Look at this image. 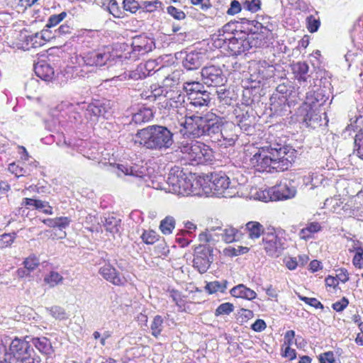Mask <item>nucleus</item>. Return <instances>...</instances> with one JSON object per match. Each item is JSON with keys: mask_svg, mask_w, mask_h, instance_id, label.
Listing matches in <instances>:
<instances>
[{"mask_svg": "<svg viewBox=\"0 0 363 363\" xmlns=\"http://www.w3.org/2000/svg\"><path fill=\"white\" fill-rule=\"evenodd\" d=\"M183 128L181 133L184 138L209 139L219 147L227 148L235 144L240 132L239 128L233 122L225 121L224 118L212 111L205 115H194L186 118L182 123Z\"/></svg>", "mask_w": 363, "mask_h": 363, "instance_id": "obj_1", "label": "nucleus"}, {"mask_svg": "<svg viewBox=\"0 0 363 363\" xmlns=\"http://www.w3.org/2000/svg\"><path fill=\"white\" fill-rule=\"evenodd\" d=\"M297 151L280 139L267 142L249 159V164L259 172H280L288 170L296 158Z\"/></svg>", "mask_w": 363, "mask_h": 363, "instance_id": "obj_2", "label": "nucleus"}, {"mask_svg": "<svg viewBox=\"0 0 363 363\" xmlns=\"http://www.w3.org/2000/svg\"><path fill=\"white\" fill-rule=\"evenodd\" d=\"M174 130L170 126L154 124L139 129L135 133L138 143L150 151L166 152L174 144Z\"/></svg>", "mask_w": 363, "mask_h": 363, "instance_id": "obj_3", "label": "nucleus"}, {"mask_svg": "<svg viewBox=\"0 0 363 363\" xmlns=\"http://www.w3.org/2000/svg\"><path fill=\"white\" fill-rule=\"evenodd\" d=\"M6 354L16 363H42L41 357L32 347L30 335L15 337L9 344Z\"/></svg>", "mask_w": 363, "mask_h": 363, "instance_id": "obj_4", "label": "nucleus"}, {"mask_svg": "<svg viewBox=\"0 0 363 363\" xmlns=\"http://www.w3.org/2000/svg\"><path fill=\"white\" fill-rule=\"evenodd\" d=\"M179 148L192 165L209 164L214 160L213 150L203 143L183 141Z\"/></svg>", "mask_w": 363, "mask_h": 363, "instance_id": "obj_5", "label": "nucleus"}, {"mask_svg": "<svg viewBox=\"0 0 363 363\" xmlns=\"http://www.w3.org/2000/svg\"><path fill=\"white\" fill-rule=\"evenodd\" d=\"M203 184H206L211 193L217 197L230 198L235 193L230 186V179L223 171H214L205 174L203 177Z\"/></svg>", "mask_w": 363, "mask_h": 363, "instance_id": "obj_6", "label": "nucleus"}, {"mask_svg": "<svg viewBox=\"0 0 363 363\" xmlns=\"http://www.w3.org/2000/svg\"><path fill=\"white\" fill-rule=\"evenodd\" d=\"M80 58L79 64L83 67H91L89 72L94 71V68L110 66L114 60L111 52L104 48L84 52L80 55Z\"/></svg>", "mask_w": 363, "mask_h": 363, "instance_id": "obj_7", "label": "nucleus"}, {"mask_svg": "<svg viewBox=\"0 0 363 363\" xmlns=\"http://www.w3.org/2000/svg\"><path fill=\"white\" fill-rule=\"evenodd\" d=\"M213 251L209 244H201L194 248L193 267L200 274L206 273L213 262Z\"/></svg>", "mask_w": 363, "mask_h": 363, "instance_id": "obj_8", "label": "nucleus"}, {"mask_svg": "<svg viewBox=\"0 0 363 363\" xmlns=\"http://www.w3.org/2000/svg\"><path fill=\"white\" fill-rule=\"evenodd\" d=\"M233 33V36L223 39L224 44H226L230 55L233 56L240 55L247 51L252 47V41L250 40L249 35L242 30H237Z\"/></svg>", "mask_w": 363, "mask_h": 363, "instance_id": "obj_9", "label": "nucleus"}, {"mask_svg": "<svg viewBox=\"0 0 363 363\" xmlns=\"http://www.w3.org/2000/svg\"><path fill=\"white\" fill-rule=\"evenodd\" d=\"M206 51L201 50H185L175 53L182 67L187 71L199 69L206 60Z\"/></svg>", "mask_w": 363, "mask_h": 363, "instance_id": "obj_10", "label": "nucleus"}, {"mask_svg": "<svg viewBox=\"0 0 363 363\" xmlns=\"http://www.w3.org/2000/svg\"><path fill=\"white\" fill-rule=\"evenodd\" d=\"M235 116V122L240 130L246 133L247 135L252 134L255 130V119L253 108L242 105H237L233 111Z\"/></svg>", "mask_w": 363, "mask_h": 363, "instance_id": "obj_11", "label": "nucleus"}, {"mask_svg": "<svg viewBox=\"0 0 363 363\" xmlns=\"http://www.w3.org/2000/svg\"><path fill=\"white\" fill-rule=\"evenodd\" d=\"M211 93L206 89L203 90L200 94H197L189 100L186 104V114L184 118V122H186L188 117L196 115H205L204 110L209 107L211 103Z\"/></svg>", "mask_w": 363, "mask_h": 363, "instance_id": "obj_12", "label": "nucleus"}, {"mask_svg": "<svg viewBox=\"0 0 363 363\" xmlns=\"http://www.w3.org/2000/svg\"><path fill=\"white\" fill-rule=\"evenodd\" d=\"M262 242L268 255L279 257L284 250V240L277 236L274 228H268L264 233Z\"/></svg>", "mask_w": 363, "mask_h": 363, "instance_id": "obj_13", "label": "nucleus"}, {"mask_svg": "<svg viewBox=\"0 0 363 363\" xmlns=\"http://www.w3.org/2000/svg\"><path fill=\"white\" fill-rule=\"evenodd\" d=\"M202 80L208 86H223L227 82V78L223 69L216 65L206 66L201 72Z\"/></svg>", "mask_w": 363, "mask_h": 363, "instance_id": "obj_14", "label": "nucleus"}, {"mask_svg": "<svg viewBox=\"0 0 363 363\" xmlns=\"http://www.w3.org/2000/svg\"><path fill=\"white\" fill-rule=\"evenodd\" d=\"M323 111L322 113L325 115V109L323 108ZM321 111V109L311 106L306 107L305 104H303L299 109L300 120L306 127L313 129L317 128L322 125Z\"/></svg>", "mask_w": 363, "mask_h": 363, "instance_id": "obj_15", "label": "nucleus"}, {"mask_svg": "<svg viewBox=\"0 0 363 363\" xmlns=\"http://www.w3.org/2000/svg\"><path fill=\"white\" fill-rule=\"evenodd\" d=\"M273 57H275V55L273 54ZM258 66V74L262 79H268L275 76L277 77H282V76L278 75L282 69L280 64L275 62L274 58L270 59L268 57L267 60H260L257 62Z\"/></svg>", "mask_w": 363, "mask_h": 363, "instance_id": "obj_16", "label": "nucleus"}, {"mask_svg": "<svg viewBox=\"0 0 363 363\" xmlns=\"http://www.w3.org/2000/svg\"><path fill=\"white\" fill-rule=\"evenodd\" d=\"M296 194V187L291 182L281 183L278 186L271 188L267 194L271 201H281L291 199Z\"/></svg>", "mask_w": 363, "mask_h": 363, "instance_id": "obj_17", "label": "nucleus"}, {"mask_svg": "<svg viewBox=\"0 0 363 363\" xmlns=\"http://www.w3.org/2000/svg\"><path fill=\"white\" fill-rule=\"evenodd\" d=\"M155 48V43L152 39L147 38L145 35H136L133 38L132 42V55L134 59L139 55H143Z\"/></svg>", "mask_w": 363, "mask_h": 363, "instance_id": "obj_18", "label": "nucleus"}, {"mask_svg": "<svg viewBox=\"0 0 363 363\" xmlns=\"http://www.w3.org/2000/svg\"><path fill=\"white\" fill-rule=\"evenodd\" d=\"M329 97L330 93L325 87L318 88L313 91L307 92L306 101L303 104H305L306 107L311 106L320 109L329 99Z\"/></svg>", "mask_w": 363, "mask_h": 363, "instance_id": "obj_19", "label": "nucleus"}, {"mask_svg": "<svg viewBox=\"0 0 363 363\" xmlns=\"http://www.w3.org/2000/svg\"><path fill=\"white\" fill-rule=\"evenodd\" d=\"M269 101L271 116H285L291 112L290 107L292 101H289V99L286 96H281V97H279L276 95H272Z\"/></svg>", "mask_w": 363, "mask_h": 363, "instance_id": "obj_20", "label": "nucleus"}, {"mask_svg": "<svg viewBox=\"0 0 363 363\" xmlns=\"http://www.w3.org/2000/svg\"><path fill=\"white\" fill-rule=\"evenodd\" d=\"M263 96V89L260 86L245 87L242 91V106L252 108L259 104Z\"/></svg>", "mask_w": 363, "mask_h": 363, "instance_id": "obj_21", "label": "nucleus"}, {"mask_svg": "<svg viewBox=\"0 0 363 363\" xmlns=\"http://www.w3.org/2000/svg\"><path fill=\"white\" fill-rule=\"evenodd\" d=\"M184 176H185V171L184 168L175 166L170 169L167 179V184L169 186V191L177 194L181 193V187L183 183L182 182L184 181Z\"/></svg>", "mask_w": 363, "mask_h": 363, "instance_id": "obj_22", "label": "nucleus"}, {"mask_svg": "<svg viewBox=\"0 0 363 363\" xmlns=\"http://www.w3.org/2000/svg\"><path fill=\"white\" fill-rule=\"evenodd\" d=\"M112 104L109 100H96L88 105L86 111L96 117L108 118L112 113Z\"/></svg>", "mask_w": 363, "mask_h": 363, "instance_id": "obj_23", "label": "nucleus"}, {"mask_svg": "<svg viewBox=\"0 0 363 363\" xmlns=\"http://www.w3.org/2000/svg\"><path fill=\"white\" fill-rule=\"evenodd\" d=\"M32 347H35L42 355L49 358L54 355L55 350L51 340L45 336H30Z\"/></svg>", "mask_w": 363, "mask_h": 363, "instance_id": "obj_24", "label": "nucleus"}, {"mask_svg": "<svg viewBox=\"0 0 363 363\" xmlns=\"http://www.w3.org/2000/svg\"><path fill=\"white\" fill-rule=\"evenodd\" d=\"M99 273L104 279L116 286L123 285L125 281V278L109 263L100 267Z\"/></svg>", "mask_w": 363, "mask_h": 363, "instance_id": "obj_25", "label": "nucleus"}, {"mask_svg": "<svg viewBox=\"0 0 363 363\" xmlns=\"http://www.w3.org/2000/svg\"><path fill=\"white\" fill-rule=\"evenodd\" d=\"M185 176L181 187V193L179 194H195V191L199 186H203L201 179H198L196 174H192L188 169H185Z\"/></svg>", "mask_w": 363, "mask_h": 363, "instance_id": "obj_26", "label": "nucleus"}, {"mask_svg": "<svg viewBox=\"0 0 363 363\" xmlns=\"http://www.w3.org/2000/svg\"><path fill=\"white\" fill-rule=\"evenodd\" d=\"M52 38V30L44 28L40 32L25 36V41L27 45H30L33 48H38Z\"/></svg>", "mask_w": 363, "mask_h": 363, "instance_id": "obj_27", "label": "nucleus"}, {"mask_svg": "<svg viewBox=\"0 0 363 363\" xmlns=\"http://www.w3.org/2000/svg\"><path fill=\"white\" fill-rule=\"evenodd\" d=\"M34 72L37 77L45 82H51L55 76L53 67L45 60L34 65Z\"/></svg>", "mask_w": 363, "mask_h": 363, "instance_id": "obj_28", "label": "nucleus"}, {"mask_svg": "<svg viewBox=\"0 0 363 363\" xmlns=\"http://www.w3.org/2000/svg\"><path fill=\"white\" fill-rule=\"evenodd\" d=\"M154 118V113L150 108L143 107L132 115L130 124L134 123L138 125H142L144 123L150 122Z\"/></svg>", "mask_w": 363, "mask_h": 363, "instance_id": "obj_29", "label": "nucleus"}, {"mask_svg": "<svg viewBox=\"0 0 363 363\" xmlns=\"http://www.w3.org/2000/svg\"><path fill=\"white\" fill-rule=\"evenodd\" d=\"M241 230L244 233H247L249 238L252 240L259 238L262 235L267 232L264 226L257 221H249L245 227H242Z\"/></svg>", "mask_w": 363, "mask_h": 363, "instance_id": "obj_30", "label": "nucleus"}, {"mask_svg": "<svg viewBox=\"0 0 363 363\" xmlns=\"http://www.w3.org/2000/svg\"><path fill=\"white\" fill-rule=\"evenodd\" d=\"M230 294L235 298H240L249 301H252L257 297L256 292L243 284H240L233 287L230 291Z\"/></svg>", "mask_w": 363, "mask_h": 363, "instance_id": "obj_31", "label": "nucleus"}, {"mask_svg": "<svg viewBox=\"0 0 363 363\" xmlns=\"http://www.w3.org/2000/svg\"><path fill=\"white\" fill-rule=\"evenodd\" d=\"M292 72L295 78L300 82H306L307 81L308 72L309 70L308 65L306 62H298L291 65Z\"/></svg>", "mask_w": 363, "mask_h": 363, "instance_id": "obj_32", "label": "nucleus"}, {"mask_svg": "<svg viewBox=\"0 0 363 363\" xmlns=\"http://www.w3.org/2000/svg\"><path fill=\"white\" fill-rule=\"evenodd\" d=\"M101 223H102L106 230L112 235L119 233L121 229V220L113 216L108 217L101 218Z\"/></svg>", "mask_w": 363, "mask_h": 363, "instance_id": "obj_33", "label": "nucleus"}, {"mask_svg": "<svg viewBox=\"0 0 363 363\" xmlns=\"http://www.w3.org/2000/svg\"><path fill=\"white\" fill-rule=\"evenodd\" d=\"M118 169L125 175H130L138 178H145L147 175V169L145 167L134 164L133 166H125L118 164Z\"/></svg>", "mask_w": 363, "mask_h": 363, "instance_id": "obj_34", "label": "nucleus"}, {"mask_svg": "<svg viewBox=\"0 0 363 363\" xmlns=\"http://www.w3.org/2000/svg\"><path fill=\"white\" fill-rule=\"evenodd\" d=\"M183 89L186 94L188 101L205 90L204 85L197 81H188L183 84Z\"/></svg>", "mask_w": 363, "mask_h": 363, "instance_id": "obj_35", "label": "nucleus"}, {"mask_svg": "<svg viewBox=\"0 0 363 363\" xmlns=\"http://www.w3.org/2000/svg\"><path fill=\"white\" fill-rule=\"evenodd\" d=\"M216 230L222 231L220 235L222 236V239L228 243L239 240L243 235L241 229L238 230L234 228H228L223 230L221 227H218Z\"/></svg>", "mask_w": 363, "mask_h": 363, "instance_id": "obj_36", "label": "nucleus"}, {"mask_svg": "<svg viewBox=\"0 0 363 363\" xmlns=\"http://www.w3.org/2000/svg\"><path fill=\"white\" fill-rule=\"evenodd\" d=\"M216 93L220 103L224 106H233L236 101L237 96L233 91L220 88Z\"/></svg>", "mask_w": 363, "mask_h": 363, "instance_id": "obj_37", "label": "nucleus"}, {"mask_svg": "<svg viewBox=\"0 0 363 363\" xmlns=\"http://www.w3.org/2000/svg\"><path fill=\"white\" fill-rule=\"evenodd\" d=\"M322 227L318 222H311L302 228L299 233V238L304 240H308L313 238V235L320 231Z\"/></svg>", "mask_w": 363, "mask_h": 363, "instance_id": "obj_38", "label": "nucleus"}, {"mask_svg": "<svg viewBox=\"0 0 363 363\" xmlns=\"http://www.w3.org/2000/svg\"><path fill=\"white\" fill-rule=\"evenodd\" d=\"M108 3L103 4L104 9L108 11L114 18H123L125 17V13L123 9H121L116 0H107Z\"/></svg>", "mask_w": 363, "mask_h": 363, "instance_id": "obj_39", "label": "nucleus"}, {"mask_svg": "<svg viewBox=\"0 0 363 363\" xmlns=\"http://www.w3.org/2000/svg\"><path fill=\"white\" fill-rule=\"evenodd\" d=\"M228 281L225 279L222 281H213L208 282L205 286V290L209 294H216L217 292L225 293L228 288Z\"/></svg>", "mask_w": 363, "mask_h": 363, "instance_id": "obj_40", "label": "nucleus"}, {"mask_svg": "<svg viewBox=\"0 0 363 363\" xmlns=\"http://www.w3.org/2000/svg\"><path fill=\"white\" fill-rule=\"evenodd\" d=\"M164 89L158 84H152L150 89L143 92L142 97L150 101H154L163 95Z\"/></svg>", "mask_w": 363, "mask_h": 363, "instance_id": "obj_41", "label": "nucleus"}, {"mask_svg": "<svg viewBox=\"0 0 363 363\" xmlns=\"http://www.w3.org/2000/svg\"><path fill=\"white\" fill-rule=\"evenodd\" d=\"M184 101V96L179 94L177 96V101H174L172 99H164V101L158 103V108L163 113H169L171 108H177V103H182Z\"/></svg>", "mask_w": 363, "mask_h": 363, "instance_id": "obj_42", "label": "nucleus"}, {"mask_svg": "<svg viewBox=\"0 0 363 363\" xmlns=\"http://www.w3.org/2000/svg\"><path fill=\"white\" fill-rule=\"evenodd\" d=\"M67 16V13L66 11H62L58 14L51 15L44 28L45 29L53 30L52 29L60 24Z\"/></svg>", "mask_w": 363, "mask_h": 363, "instance_id": "obj_43", "label": "nucleus"}, {"mask_svg": "<svg viewBox=\"0 0 363 363\" xmlns=\"http://www.w3.org/2000/svg\"><path fill=\"white\" fill-rule=\"evenodd\" d=\"M164 319L160 315H157L154 317L153 320L150 325L152 335L157 337L160 335L163 330Z\"/></svg>", "mask_w": 363, "mask_h": 363, "instance_id": "obj_44", "label": "nucleus"}, {"mask_svg": "<svg viewBox=\"0 0 363 363\" xmlns=\"http://www.w3.org/2000/svg\"><path fill=\"white\" fill-rule=\"evenodd\" d=\"M175 228V219L172 216H167L160 224V229L164 235H169Z\"/></svg>", "mask_w": 363, "mask_h": 363, "instance_id": "obj_45", "label": "nucleus"}, {"mask_svg": "<svg viewBox=\"0 0 363 363\" xmlns=\"http://www.w3.org/2000/svg\"><path fill=\"white\" fill-rule=\"evenodd\" d=\"M354 154L363 160V132L359 131L355 135Z\"/></svg>", "mask_w": 363, "mask_h": 363, "instance_id": "obj_46", "label": "nucleus"}, {"mask_svg": "<svg viewBox=\"0 0 363 363\" xmlns=\"http://www.w3.org/2000/svg\"><path fill=\"white\" fill-rule=\"evenodd\" d=\"M147 77L159 71L162 67H159L155 60H147L145 63H140Z\"/></svg>", "mask_w": 363, "mask_h": 363, "instance_id": "obj_47", "label": "nucleus"}, {"mask_svg": "<svg viewBox=\"0 0 363 363\" xmlns=\"http://www.w3.org/2000/svg\"><path fill=\"white\" fill-rule=\"evenodd\" d=\"M63 277L57 272H50L44 278V281L48 284L50 287H54L56 285L62 283Z\"/></svg>", "mask_w": 363, "mask_h": 363, "instance_id": "obj_48", "label": "nucleus"}, {"mask_svg": "<svg viewBox=\"0 0 363 363\" xmlns=\"http://www.w3.org/2000/svg\"><path fill=\"white\" fill-rule=\"evenodd\" d=\"M162 6V2L160 0L143 1L141 2L140 9H142L143 11L152 13L160 8Z\"/></svg>", "mask_w": 363, "mask_h": 363, "instance_id": "obj_49", "label": "nucleus"}, {"mask_svg": "<svg viewBox=\"0 0 363 363\" xmlns=\"http://www.w3.org/2000/svg\"><path fill=\"white\" fill-rule=\"evenodd\" d=\"M21 206H33L35 209L39 210L48 206V202L38 199L24 198L22 201Z\"/></svg>", "mask_w": 363, "mask_h": 363, "instance_id": "obj_50", "label": "nucleus"}, {"mask_svg": "<svg viewBox=\"0 0 363 363\" xmlns=\"http://www.w3.org/2000/svg\"><path fill=\"white\" fill-rule=\"evenodd\" d=\"M243 9L251 13H256L261 9L260 0H241Z\"/></svg>", "mask_w": 363, "mask_h": 363, "instance_id": "obj_51", "label": "nucleus"}, {"mask_svg": "<svg viewBox=\"0 0 363 363\" xmlns=\"http://www.w3.org/2000/svg\"><path fill=\"white\" fill-rule=\"evenodd\" d=\"M354 255L352 259V264L356 268H363V248L362 247H354Z\"/></svg>", "mask_w": 363, "mask_h": 363, "instance_id": "obj_52", "label": "nucleus"}, {"mask_svg": "<svg viewBox=\"0 0 363 363\" xmlns=\"http://www.w3.org/2000/svg\"><path fill=\"white\" fill-rule=\"evenodd\" d=\"M73 28L67 23H65L60 26L57 28L52 30L53 38L61 37L72 33Z\"/></svg>", "mask_w": 363, "mask_h": 363, "instance_id": "obj_53", "label": "nucleus"}, {"mask_svg": "<svg viewBox=\"0 0 363 363\" xmlns=\"http://www.w3.org/2000/svg\"><path fill=\"white\" fill-rule=\"evenodd\" d=\"M122 4L123 11H129L131 13H136L140 9L141 6V3H139L136 0H123Z\"/></svg>", "mask_w": 363, "mask_h": 363, "instance_id": "obj_54", "label": "nucleus"}, {"mask_svg": "<svg viewBox=\"0 0 363 363\" xmlns=\"http://www.w3.org/2000/svg\"><path fill=\"white\" fill-rule=\"evenodd\" d=\"M140 238L145 244L153 245L158 240L159 235L155 231L150 230H144Z\"/></svg>", "mask_w": 363, "mask_h": 363, "instance_id": "obj_55", "label": "nucleus"}, {"mask_svg": "<svg viewBox=\"0 0 363 363\" xmlns=\"http://www.w3.org/2000/svg\"><path fill=\"white\" fill-rule=\"evenodd\" d=\"M306 27L311 33L317 32L320 26L319 18H315L313 15H310L306 18Z\"/></svg>", "mask_w": 363, "mask_h": 363, "instance_id": "obj_56", "label": "nucleus"}, {"mask_svg": "<svg viewBox=\"0 0 363 363\" xmlns=\"http://www.w3.org/2000/svg\"><path fill=\"white\" fill-rule=\"evenodd\" d=\"M234 311V306L233 303L226 302L219 305L215 311V315L219 316L221 315H229Z\"/></svg>", "mask_w": 363, "mask_h": 363, "instance_id": "obj_57", "label": "nucleus"}, {"mask_svg": "<svg viewBox=\"0 0 363 363\" xmlns=\"http://www.w3.org/2000/svg\"><path fill=\"white\" fill-rule=\"evenodd\" d=\"M291 88V86L290 85H286L283 83L277 86L276 90L272 95H276V96L279 97H281V96H285L286 98L289 99L292 92Z\"/></svg>", "mask_w": 363, "mask_h": 363, "instance_id": "obj_58", "label": "nucleus"}, {"mask_svg": "<svg viewBox=\"0 0 363 363\" xmlns=\"http://www.w3.org/2000/svg\"><path fill=\"white\" fill-rule=\"evenodd\" d=\"M298 298L305 302L306 304L316 308V309H323L324 306L323 303L319 301L316 298H308L301 295L300 294H297Z\"/></svg>", "mask_w": 363, "mask_h": 363, "instance_id": "obj_59", "label": "nucleus"}, {"mask_svg": "<svg viewBox=\"0 0 363 363\" xmlns=\"http://www.w3.org/2000/svg\"><path fill=\"white\" fill-rule=\"evenodd\" d=\"M243 9L242 1L232 0L226 13L229 16H234Z\"/></svg>", "mask_w": 363, "mask_h": 363, "instance_id": "obj_60", "label": "nucleus"}, {"mask_svg": "<svg viewBox=\"0 0 363 363\" xmlns=\"http://www.w3.org/2000/svg\"><path fill=\"white\" fill-rule=\"evenodd\" d=\"M40 264L38 258L35 255H30L23 261V265L30 272Z\"/></svg>", "mask_w": 363, "mask_h": 363, "instance_id": "obj_61", "label": "nucleus"}, {"mask_svg": "<svg viewBox=\"0 0 363 363\" xmlns=\"http://www.w3.org/2000/svg\"><path fill=\"white\" fill-rule=\"evenodd\" d=\"M128 79L133 80L143 79L147 77L143 66L140 64L137 66L135 69L130 71L128 74Z\"/></svg>", "mask_w": 363, "mask_h": 363, "instance_id": "obj_62", "label": "nucleus"}, {"mask_svg": "<svg viewBox=\"0 0 363 363\" xmlns=\"http://www.w3.org/2000/svg\"><path fill=\"white\" fill-rule=\"evenodd\" d=\"M187 235L186 230H180L176 235L175 240L182 247H186L190 243V240L186 237Z\"/></svg>", "mask_w": 363, "mask_h": 363, "instance_id": "obj_63", "label": "nucleus"}, {"mask_svg": "<svg viewBox=\"0 0 363 363\" xmlns=\"http://www.w3.org/2000/svg\"><path fill=\"white\" fill-rule=\"evenodd\" d=\"M167 12L176 20L181 21L186 18V14L182 10L173 6H169L167 8Z\"/></svg>", "mask_w": 363, "mask_h": 363, "instance_id": "obj_64", "label": "nucleus"}]
</instances>
